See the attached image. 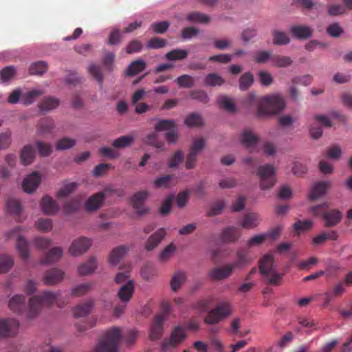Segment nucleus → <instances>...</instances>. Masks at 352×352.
Wrapping results in <instances>:
<instances>
[{
    "instance_id": "obj_1",
    "label": "nucleus",
    "mask_w": 352,
    "mask_h": 352,
    "mask_svg": "<svg viewBox=\"0 0 352 352\" xmlns=\"http://www.w3.org/2000/svg\"><path fill=\"white\" fill-rule=\"evenodd\" d=\"M62 292L45 291L41 295H36L30 299L28 305V317L33 318L40 312L43 305L52 307L56 304L59 308L63 307L68 300H62L60 296Z\"/></svg>"
},
{
    "instance_id": "obj_2",
    "label": "nucleus",
    "mask_w": 352,
    "mask_h": 352,
    "mask_svg": "<svg viewBox=\"0 0 352 352\" xmlns=\"http://www.w3.org/2000/svg\"><path fill=\"white\" fill-rule=\"evenodd\" d=\"M285 108V102L283 96L275 94L264 96L261 100L257 113L259 117L267 115H275Z\"/></svg>"
},
{
    "instance_id": "obj_3",
    "label": "nucleus",
    "mask_w": 352,
    "mask_h": 352,
    "mask_svg": "<svg viewBox=\"0 0 352 352\" xmlns=\"http://www.w3.org/2000/svg\"><path fill=\"white\" fill-rule=\"evenodd\" d=\"M121 338L120 329L114 327L100 338L93 352H118V345Z\"/></svg>"
},
{
    "instance_id": "obj_4",
    "label": "nucleus",
    "mask_w": 352,
    "mask_h": 352,
    "mask_svg": "<svg viewBox=\"0 0 352 352\" xmlns=\"http://www.w3.org/2000/svg\"><path fill=\"white\" fill-rule=\"evenodd\" d=\"M258 267L260 273L271 285H278L283 278V275L276 272L271 254H266L260 259Z\"/></svg>"
},
{
    "instance_id": "obj_5",
    "label": "nucleus",
    "mask_w": 352,
    "mask_h": 352,
    "mask_svg": "<svg viewBox=\"0 0 352 352\" xmlns=\"http://www.w3.org/2000/svg\"><path fill=\"white\" fill-rule=\"evenodd\" d=\"M329 206L327 203H323L322 204L315 206L311 208V211L314 215H319L322 214V219L324 221V226L326 227H333L340 222L342 218V214L338 210H331L321 212L322 208H327Z\"/></svg>"
},
{
    "instance_id": "obj_6",
    "label": "nucleus",
    "mask_w": 352,
    "mask_h": 352,
    "mask_svg": "<svg viewBox=\"0 0 352 352\" xmlns=\"http://www.w3.org/2000/svg\"><path fill=\"white\" fill-rule=\"evenodd\" d=\"M256 175L259 178L260 188L262 190L270 189L276 183L275 169L272 164L260 166L257 168Z\"/></svg>"
},
{
    "instance_id": "obj_7",
    "label": "nucleus",
    "mask_w": 352,
    "mask_h": 352,
    "mask_svg": "<svg viewBox=\"0 0 352 352\" xmlns=\"http://www.w3.org/2000/svg\"><path fill=\"white\" fill-rule=\"evenodd\" d=\"M231 312L232 307L230 304L228 302H222L215 309L208 313L204 321L207 324H215L229 316Z\"/></svg>"
},
{
    "instance_id": "obj_8",
    "label": "nucleus",
    "mask_w": 352,
    "mask_h": 352,
    "mask_svg": "<svg viewBox=\"0 0 352 352\" xmlns=\"http://www.w3.org/2000/svg\"><path fill=\"white\" fill-rule=\"evenodd\" d=\"M186 336L184 329L177 327L171 333L170 338L167 340H164L162 344L163 351H169L175 349Z\"/></svg>"
},
{
    "instance_id": "obj_9",
    "label": "nucleus",
    "mask_w": 352,
    "mask_h": 352,
    "mask_svg": "<svg viewBox=\"0 0 352 352\" xmlns=\"http://www.w3.org/2000/svg\"><path fill=\"white\" fill-rule=\"evenodd\" d=\"M148 196L149 192L147 190L139 191L132 196L131 199V204L137 214L143 215L149 212V208L144 205Z\"/></svg>"
},
{
    "instance_id": "obj_10",
    "label": "nucleus",
    "mask_w": 352,
    "mask_h": 352,
    "mask_svg": "<svg viewBox=\"0 0 352 352\" xmlns=\"http://www.w3.org/2000/svg\"><path fill=\"white\" fill-rule=\"evenodd\" d=\"M19 327V322L16 319H0V338L15 336Z\"/></svg>"
},
{
    "instance_id": "obj_11",
    "label": "nucleus",
    "mask_w": 352,
    "mask_h": 352,
    "mask_svg": "<svg viewBox=\"0 0 352 352\" xmlns=\"http://www.w3.org/2000/svg\"><path fill=\"white\" fill-rule=\"evenodd\" d=\"M8 307L12 312L17 314L25 313L26 318H29L28 317V307H26L25 298L24 296L19 294L14 295L9 300Z\"/></svg>"
},
{
    "instance_id": "obj_12",
    "label": "nucleus",
    "mask_w": 352,
    "mask_h": 352,
    "mask_svg": "<svg viewBox=\"0 0 352 352\" xmlns=\"http://www.w3.org/2000/svg\"><path fill=\"white\" fill-rule=\"evenodd\" d=\"M91 245V240L85 237H80L74 240L69 249V252L72 256H77L86 252Z\"/></svg>"
},
{
    "instance_id": "obj_13",
    "label": "nucleus",
    "mask_w": 352,
    "mask_h": 352,
    "mask_svg": "<svg viewBox=\"0 0 352 352\" xmlns=\"http://www.w3.org/2000/svg\"><path fill=\"white\" fill-rule=\"evenodd\" d=\"M236 261L232 263H230L234 270L244 267L248 265L253 260L250 255L248 248L239 249L236 253Z\"/></svg>"
},
{
    "instance_id": "obj_14",
    "label": "nucleus",
    "mask_w": 352,
    "mask_h": 352,
    "mask_svg": "<svg viewBox=\"0 0 352 352\" xmlns=\"http://www.w3.org/2000/svg\"><path fill=\"white\" fill-rule=\"evenodd\" d=\"M164 316L163 314H158L155 316L149 333V338L151 340H156L161 338L164 331Z\"/></svg>"
},
{
    "instance_id": "obj_15",
    "label": "nucleus",
    "mask_w": 352,
    "mask_h": 352,
    "mask_svg": "<svg viewBox=\"0 0 352 352\" xmlns=\"http://www.w3.org/2000/svg\"><path fill=\"white\" fill-rule=\"evenodd\" d=\"M234 269L230 264H226L221 267H214L209 272V277L213 280H221L231 276Z\"/></svg>"
},
{
    "instance_id": "obj_16",
    "label": "nucleus",
    "mask_w": 352,
    "mask_h": 352,
    "mask_svg": "<svg viewBox=\"0 0 352 352\" xmlns=\"http://www.w3.org/2000/svg\"><path fill=\"white\" fill-rule=\"evenodd\" d=\"M331 186V181H320L316 183L311 188L309 195V199L314 201L324 195L327 190Z\"/></svg>"
},
{
    "instance_id": "obj_17",
    "label": "nucleus",
    "mask_w": 352,
    "mask_h": 352,
    "mask_svg": "<svg viewBox=\"0 0 352 352\" xmlns=\"http://www.w3.org/2000/svg\"><path fill=\"white\" fill-rule=\"evenodd\" d=\"M135 291V285L133 280H128L123 284L118 291L117 296L121 302H129Z\"/></svg>"
},
{
    "instance_id": "obj_18",
    "label": "nucleus",
    "mask_w": 352,
    "mask_h": 352,
    "mask_svg": "<svg viewBox=\"0 0 352 352\" xmlns=\"http://www.w3.org/2000/svg\"><path fill=\"white\" fill-rule=\"evenodd\" d=\"M40 182L41 175L37 172H33L24 179L22 186L25 192L31 193L38 188Z\"/></svg>"
},
{
    "instance_id": "obj_19",
    "label": "nucleus",
    "mask_w": 352,
    "mask_h": 352,
    "mask_svg": "<svg viewBox=\"0 0 352 352\" xmlns=\"http://www.w3.org/2000/svg\"><path fill=\"white\" fill-rule=\"evenodd\" d=\"M64 277V272L56 268H53L47 270L43 277V280L44 284L47 285H52L60 283Z\"/></svg>"
},
{
    "instance_id": "obj_20",
    "label": "nucleus",
    "mask_w": 352,
    "mask_h": 352,
    "mask_svg": "<svg viewBox=\"0 0 352 352\" xmlns=\"http://www.w3.org/2000/svg\"><path fill=\"white\" fill-rule=\"evenodd\" d=\"M241 231L235 227H228L223 230L220 239L222 242L231 243L236 242L241 236Z\"/></svg>"
},
{
    "instance_id": "obj_21",
    "label": "nucleus",
    "mask_w": 352,
    "mask_h": 352,
    "mask_svg": "<svg viewBox=\"0 0 352 352\" xmlns=\"http://www.w3.org/2000/svg\"><path fill=\"white\" fill-rule=\"evenodd\" d=\"M104 193L99 192L91 196L85 204V207L88 211H94L102 206L104 200Z\"/></svg>"
},
{
    "instance_id": "obj_22",
    "label": "nucleus",
    "mask_w": 352,
    "mask_h": 352,
    "mask_svg": "<svg viewBox=\"0 0 352 352\" xmlns=\"http://www.w3.org/2000/svg\"><path fill=\"white\" fill-rule=\"evenodd\" d=\"M290 33L298 39H307L313 34V30L307 25H293L290 28Z\"/></svg>"
},
{
    "instance_id": "obj_23",
    "label": "nucleus",
    "mask_w": 352,
    "mask_h": 352,
    "mask_svg": "<svg viewBox=\"0 0 352 352\" xmlns=\"http://www.w3.org/2000/svg\"><path fill=\"white\" fill-rule=\"evenodd\" d=\"M128 250L129 249L124 245H120L113 248L109 257L110 264L117 265L127 254Z\"/></svg>"
},
{
    "instance_id": "obj_24",
    "label": "nucleus",
    "mask_w": 352,
    "mask_h": 352,
    "mask_svg": "<svg viewBox=\"0 0 352 352\" xmlns=\"http://www.w3.org/2000/svg\"><path fill=\"white\" fill-rule=\"evenodd\" d=\"M166 231L164 228H160L156 231L153 234L151 235L148 239L146 243L145 248L148 251H151L155 248L164 238Z\"/></svg>"
},
{
    "instance_id": "obj_25",
    "label": "nucleus",
    "mask_w": 352,
    "mask_h": 352,
    "mask_svg": "<svg viewBox=\"0 0 352 352\" xmlns=\"http://www.w3.org/2000/svg\"><path fill=\"white\" fill-rule=\"evenodd\" d=\"M41 205L43 212L47 214H55L58 210V204L49 196L43 197Z\"/></svg>"
},
{
    "instance_id": "obj_26",
    "label": "nucleus",
    "mask_w": 352,
    "mask_h": 352,
    "mask_svg": "<svg viewBox=\"0 0 352 352\" xmlns=\"http://www.w3.org/2000/svg\"><path fill=\"white\" fill-rule=\"evenodd\" d=\"M94 302L93 300H89L83 304L78 305L73 309V314L75 318L85 317L91 311Z\"/></svg>"
},
{
    "instance_id": "obj_27",
    "label": "nucleus",
    "mask_w": 352,
    "mask_h": 352,
    "mask_svg": "<svg viewBox=\"0 0 352 352\" xmlns=\"http://www.w3.org/2000/svg\"><path fill=\"white\" fill-rule=\"evenodd\" d=\"M55 126L52 118L46 117L41 119L37 124V131L40 135L50 133Z\"/></svg>"
},
{
    "instance_id": "obj_28",
    "label": "nucleus",
    "mask_w": 352,
    "mask_h": 352,
    "mask_svg": "<svg viewBox=\"0 0 352 352\" xmlns=\"http://www.w3.org/2000/svg\"><path fill=\"white\" fill-rule=\"evenodd\" d=\"M261 221L260 217L256 213H247L244 215L243 219L240 225L243 228L252 229L258 226Z\"/></svg>"
},
{
    "instance_id": "obj_29",
    "label": "nucleus",
    "mask_w": 352,
    "mask_h": 352,
    "mask_svg": "<svg viewBox=\"0 0 352 352\" xmlns=\"http://www.w3.org/2000/svg\"><path fill=\"white\" fill-rule=\"evenodd\" d=\"M144 144L152 146L162 151L164 150V142L158 140L157 131L155 130L148 134H147L143 140Z\"/></svg>"
},
{
    "instance_id": "obj_30",
    "label": "nucleus",
    "mask_w": 352,
    "mask_h": 352,
    "mask_svg": "<svg viewBox=\"0 0 352 352\" xmlns=\"http://www.w3.org/2000/svg\"><path fill=\"white\" fill-rule=\"evenodd\" d=\"M60 101L58 98L48 96L43 98L38 104V108L42 111H50L58 107Z\"/></svg>"
},
{
    "instance_id": "obj_31",
    "label": "nucleus",
    "mask_w": 352,
    "mask_h": 352,
    "mask_svg": "<svg viewBox=\"0 0 352 352\" xmlns=\"http://www.w3.org/2000/svg\"><path fill=\"white\" fill-rule=\"evenodd\" d=\"M96 267V258L94 256H92L87 262L79 265L78 267V272L80 276H87L94 272Z\"/></svg>"
},
{
    "instance_id": "obj_32",
    "label": "nucleus",
    "mask_w": 352,
    "mask_h": 352,
    "mask_svg": "<svg viewBox=\"0 0 352 352\" xmlns=\"http://www.w3.org/2000/svg\"><path fill=\"white\" fill-rule=\"evenodd\" d=\"M258 141V137L254 134L250 129L245 130L241 134V144L248 148L255 146Z\"/></svg>"
},
{
    "instance_id": "obj_33",
    "label": "nucleus",
    "mask_w": 352,
    "mask_h": 352,
    "mask_svg": "<svg viewBox=\"0 0 352 352\" xmlns=\"http://www.w3.org/2000/svg\"><path fill=\"white\" fill-rule=\"evenodd\" d=\"M63 255V250L59 247L52 248L42 259L41 263L48 264L58 261Z\"/></svg>"
},
{
    "instance_id": "obj_34",
    "label": "nucleus",
    "mask_w": 352,
    "mask_h": 352,
    "mask_svg": "<svg viewBox=\"0 0 352 352\" xmlns=\"http://www.w3.org/2000/svg\"><path fill=\"white\" fill-rule=\"evenodd\" d=\"M34 156L35 151L33 147L30 145L25 146L21 152V162L24 166H28L33 162Z\"/></svg>"
},
{
    "instance_id": "obj_35",
    "label": "nucleus",
    "mask_w": 352,
    "mask_h": 352,
    "mask_svg": "<svg viewBox=\"0 0 352 352\" xmlns=\"http://www.w3.org/2000/svg\"><path fill=\"white\" fill-rule=\"evenodd\" d=\"M146 66V63L144 60L138 59L129 65L126 70V75L133 76L144 70Z\"/></svg>"
},
{
    "instance_id": "obj_36",
    "label": "nucleus",
    "mask_w": 352,
    "mask_h": 352,
    "mask_svg": "<svg viewBox=\"0 0 352 352\" xmlns=\"http://www.w3.org/2000/svg\"><path fill=\"white\" fill-rule=\"evenodd\" d=\"M16 249L22 259L26 260L29 257V243L23 237L19 236L16 239Z\"/></svg>"
},
{
    "instance_id": "obj_37",
    "label": "nucleus",
    "mask_w": 352,
    "mask_h": 352,
    "mask_svg": "<svg viewBox=\"0 0 352 352\" xmlns=\"http://www.w3.org/2000/svg\"><path fill=\"white\" fill-rule=\"evenodd\" d=\"M186 274L179 271L174 274L170 280V287L173 291H177L180 287L186 282Z\"/></svg>"
},
{
    "instance_id": "obj_38",
    "label": "nucleus",
    "mask_w": 352,
    "mask_h": 352,
    "mask_svg": "<svg viewBox=\"0 0 352 352\" xmlns=\"http://www.w3.org/2000/svg\"><path fill=\"white\" fill-rule=\"evenodd\" d=\"M273 43L276 45H285L290 43L288 34L284 32L274 30L272 31Z\"/></svg>"
},
{
    "instance_id": "obj_39",
    "label": "nucleus",
    "mask_w": 352,
    "mask_h": 352,
    "mask_svg": "<svg viewBox=\"0 0 352 352\" xmlns=\"http://www.w3.org/2000/svg\"><path fill=\"white\" fill-rule=\"evenodd\" d=\"M93 287V283L88 282L80 284L72 288L71 295L73 296H82L89 293Z\"/></svg>"
},
{
    "instance_id": "obj_40",
    "label": "nucleus",
    "mask_w": 352,
    "mask_h": 352,
    "mask_svg": "<svg viewBox=\"0 0 352 352\" xmlns=\"http://www.w3.org/2000/svg\"><path fill=\"white\" fill-rule=\"evenodd\" d=\"M239 88L242 91L248 89L254 83V76L250 72H245L239 78Z\"/></svg>"
},
{
    "instance_id": "obj_41",
    "label": "nucleus",
    "mask_w": 352,
    "mask_h": 352,
    "mask_svg": "<svg viewBox=\"0 0 352 352\" xmlns=\"http://www.w3.org/2000/svg\"><path fill=\"white\" fill-rule=\"evenodd\" d=\"M223 83V78L216 73L208 74L204 78V85L206 86H221Z\"/></svg>"
},
{
    "instance_id": "obj_42",
    "label": "nucleus",
    "mask_w": 352,
    "mask_h": 352,
    "mask_svg": "<svg viewBox=\"0 0 352 352\" xmlns=\"http://www.w3.org/2000/svg\"><path fill=\"white\" fill-rule=\"evenodd\" d=\"M271 62L274 66L278 67H286L292 65V60L289 56L273 55Z\"/></svg>"
},
{
    "instance_id": "obj_43",
    "label": "nucleus",
    "mask_w": 352,
    "mask_h": 352,
    "mask_svg": "<svg viewBox=\"0 0 352 352\" xmlns=\"http://www.w3.org/2000/svg\"><path fill=\"white\" fill-rule=\"evenodd\" d=\"M43 94V91L38 89L32 90L30 91L26 92L21 96V102L25 105H29L34 102L35 99L41 96Z\"/></svg>"
},
{
    "instance_id": "obj_44",
    "label": "nucleus",
    "mask_w": 352,
    "mask_h": 352,
    "mask_svg": "<svg viewBox=\"0 0 352 352\" xmlns=\"http://www.w3.org/2000/svg\"><path fill=\"white\" fill-rule=\"evenodd\" d=\"M188 51L182 49H175L166 54L165 58L169 60H182L188 56Z\"/></svg>"
},
{
    "instance_id": "obj_45",
    "label": "nucleus",
    "mask_w": 352,
    "mask_h": 352,
    "mask_svg": "<svg viewBox=\"0 0 352 352\" xmlns=\"http://www.w3.org/2000/svg\"><path fill=\"white\" fill-rule=\"evenodd\" d=\"M134 141L133 135H124L116 139L112 145L117 148H122L129 146Z\"/></svg>"
},
{
    "instance_id": "obj_46",
    "label": "nucleus",
    "mask_w": 352,
    "mask_h": 352,
    "mask_svg": "<svg viewBox=\"0 0 352 352\" xmlns=\"http://www.w3.org/2000/svg\"><path fill=\"white\" fill-rule=\"evenodd\" d=\"M14 265V260L11 256L3 254L0 256V273H6Z\"/></svg>"
},
{
    "instance_id": "obj_47",
    "label": "nucleus",
    "mask_w": 352,
    "mask_h": 352,
    "mask_svg": "<svg viewBox=\"0 0 352 352\" xmlns=\"http://www.w3.org/2000/svg\"><path fill=\"white\" fill-rule=\"evenodd\" d=\"M47 65L43 61H38L32 63L29 68V73L31 75H41L47 71Z\"/></svg>"
},
{
    "instance_id": "obj_48",
    "label": "nucleus",
    "mask_w": 352,
    "mask_h": 352,
    "mask_svg": "<svg viewBox=\"0 0 352 352\" xmlns=\"http://www.w3.org/2000/svg\"><path fill=\"white\" fill-rule=\"evenodd\" d=\"M175 128V123L173 120H160L155 126L156 131H171Z\"/></svg>"
},
{
    "instance_id": "obj_49",
    "label": "nucleus",
    "mask_w": 352,
    "mask_h": 352,
    "mask_svg": "<svg viewBox=\"0 0 352 352\" xmlns=\"http://www.w3.org/2000/svg\"><path fill=\"white\" fill-rule=\"evenodd\" d=\"M186 19L192 22H197L200 23H207L210 21V16L208 15L197 12H193L188 14Z\"/></svg>"
},
{
    "instance_id": "obj_50",
    "label": "nucleus",
    "mask_w": 352,
    "mask_h": 352,
    "mask_svg": "<svg viewBox=\"0 0 352 352\" xmlns=\"http://www.w3.org/2000/svg\"><path fill=\"white\" fill-rule=\"evenodd\" d=\"M6 207L10 213L15 214L16 216L19 215L22 210L19 201L14 199H8L6 203Z\"/></svg>"
},
{
    "instance_id": "obj_51",
    "label": "nucleus",
    "mask_w": 352,
    "mask_h": 352,
    "mask_svg": "<svg viewBox=\"0 0 352 352\" xmlns=\"http://www.w3.org/2000/svg\"><path fill=\"white\" fill-rule=\"evenodd\" d=\"M176 250V246L173 243H170L160 252L159 259L162 262L167 261L174 254Z\"/></svg>"
},
{
    "instance_id": "obj_52",
    "label": "nucleus",
    "mask_w": 352,
    "mask_h": 352,
    "mask_svg": "<svg viewBox=\"0 0 352 352\" xmlns=\"http://www.w3.org/2000/svg\"><path fill=\"white\" fill-rule=\"evenodd\" d=\"M175 81L179 87L184 88H190L195 85L194 78L188 74L180 76Z\"/></svg>"
},
{
    "instance_id": "obj_53",
    "label": "nucleus",
    "mask_w": 352,
    "mask_h": 352,
    "mask_svg": "<svg viewBox=\"0 0 352 352\" xmlns=\"http://www.w3.org/2000/svg\"><path fill=\"white\" fill-rule=\"evenodd\" d=\"M327 292L335 298L342 296L345 292L344 283L343 281L338 282L332 285L330 290Z\"/></svg>"
},
{
    "instance_id": "obj_54",
    "label": "nucleus",
    "mask_w": 352,
    "mask_h": 352,
    "mask_svg": "<svg viewBox=\"0 0 352 352\" xmlns=\"http://www.w3.org/2000/svg\"><path fill=\"white\" fill-rule=\"evenodd\" d=\"M76 144V140L69 138H63L56 142L55 146L56 150H65L72 148Z\"/></svg>"
},
{
    "instance_id": "obj_55",
    "label": "nucleus",
    "mask_w": 352,
    "mask_h": 352,
    "mask_svg": "<svg viewBox=\"0 0 352 352\" xmlns=\"http://www.w3.org/2000/svg\"><path fill=\"white\" fill-rule=\"evenodd\" d=\"M184 123L188 126H197L203 124V120L199 114L192 113L186 118Z\"/></svg>"
},
{
    "instance_id": "obj_56",
    "label": "nucleus",
    "mask_w": 352,
    "mask_h": 352,
    "mask_svg": "<svg viewBox=\"0 0 352 352\" xmlns=\"http://www.w3.org/2000/svg\"><path fill=\"white\" fill-rule=\"evenodd\" d=\"M218 102L221 107L223 108L229 112L235 111V105L232 100L226 96H221L218 99Z\"/></svg>"
},
{
    "instance_id": "obj_57",
    "label": "nucleus",
    "mask_w": 352,
    "mask_h": 352,
    "mask_svg": "<svg viewBox=\"0 0 352 352\" xmlns=\"http://www.w3.org/2000/svg\"><path fill=\"white\" fill-rule=\"evenodd\" d=\"M88 72L99 84L102 85L103 82V74L100 66L96 64H91L88 67Z\"/></svg>"
},
{
    "instance_id": "obj_58",
    "label": "nucleus",
    "mask_w": 352,
    "mask_h": 352,
    "mask_svg": "<svg viewBox=\"0 0 352 352\" xmlns=\"http://www.w3.org/2000/svg\"><path fill=\"white\" fill-rule=\"evenodd\" d=\"M79 208L80 201L74 199L66 202L63 207V210L65 214H69L76 212Z\"/></svg>"
},
{
    "instance_id": "obj_59",
    "label": "nucleus",
    "mask_w": 352,
    "mask_h": 352,
    "mask_svg": "<svg viewBox=\"0 0 352 352\" xmlns=\"http://www.w3.org/2000/svg\"><path fill=\"white\" fill-rule=\"evenodd\" d=\"M173 180V175H165L157 178L153 184L156 188H169Z\"/></svg>"
},
{
    "instance_id": "obj_60",
    "label": "nucleus",
    "mask_w": 352,
    "mask_h": 352,
    "mask_svg": "<svg viewBox=\"0 0 352 352\" xmlns=\"http://www.w3.org/2000/svg\"><path fill=\"white\" fill-rule=\"evenodd\" d=\"M190 96L194 100H197L204 104L209 102V97L203 90H194L190 91Z\"/></svg>"
},
{
    "instance_id": "obj_61",
    "label": "nucleus",
    "mask_w": 352,
    "mask_h": 352,
    "mask_svg": "<svg viewBox=\"0 0 352 352\" xmlns=\"http://www.w3.org/2000/svg\"><path fill=\"white\" fill-rule=\"evenodd\" d=\"M35 226L42 232H48L52 228V221L50 219H39L35 223Z\"/></svg>"
},
{
    "instance_id": "obj_62",
    "label": "nucleus",
    "mask_w": 352,
    "mask_h": 352,
    "mask_svg": "<svg viewBox=\"0 0 352 352\" xmlns=\"http://www.w3.org/2000/svg\"><path fill=\"white\" fill-rule=\"evenodd\" d=\"M224 206L225 204L223 201H217L210 206V210L207 212V215L214 217L221 214Z\"/></svg>"
},
{
    "instance_id": "obj_63",
    "label": "nucleus",
    "mask_w": 352,
    "mask_h": 352,
    "mask_svg": "<svg viewBox=\"0 0 352 352\" xmlns=\"http://www.w3.org/2000/svg\"><path fill=\"white\" fill-rule=\"evenodd\" d=\"M36 144L40 155L46 157L51 154L52 146L50 144L38 141Z\"/></svg>"
},
{
    "instance_id": "obj_64",
    "label": "nucleus",
    "mask_w": 352,
    "mask_h": 352,
    "mask_svg": "<svg viewBox=\"0 0 352 352\" xmlns=\"http://www.w3.org/2000/svg\"><path fill=\"white\" fill-rule=\"evenodd\" d=\"M311 226L312 222L311 221L306 220L302 221L299 220L294 224L293 228L298 234L300 232L309 230Z\"/></svg>"
}]
</instances>
